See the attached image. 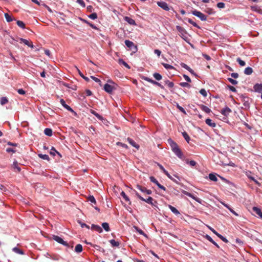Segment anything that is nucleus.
I'll return each mask as SVG.
<instances>
[{"label":"nucleus","mask_w":262,"mask_h":262,"mask_svg":"<svg viewBox=\"0 0 262 262\" xmlns=\"http://www.w3.org/2000/svg\"><path fill=\"white\" fill-rule=\"evenodd\" d=\"M169 144L172 151L175 154V155L179 158L182 159L183 157V153L179 147L178 144L172 140L170 141Z\"/></svg>","instance_id":"1"},{"label":"nucleus","mask_w":262,"mask_h":262,"mask_svg":"<svg viewBox=\"0 0 262 262\" xmlns=\"http://www.w3.org/2000/svg\"><path fill=\"white\" fill-rule=\"evenodd\" d=\"M108 82L112 84L108 83L105 84L104 85V90L107 93L111 94L113 91L116 89L117 84L111 80H108Z\"/></svg>","instance_id":"2"},{"label":"nucleus","mask_w":262,"mask_h":262,"mask_svg":"<svg viewBox=\"0 0 262 262\" xmlns=\"http://www.w3.org/2000/svg\"><path fill=\"white\" fill-rule=\"evenodd\" d=\"M134 191L135 192L136 195L140 200H142L143 201H144V202H146L148 204H151V205L153 204L152 201L154 200V199H152V198H151V196H148L147 199H145L143 198L142 196H141L137 191L134 190Z\"/></svg>","instance_id":"3"},{"label":"nucleus","mask_w":262,"mask_h":262,"mask_svg":"<svg viewBox=\"0 0 262 262\" xmlns=\"http://www.w3.org/2000/svg\"><path fill=\"white\" fill-rule=\"evenodd\" d=\"M125 45L129 48H130L131 50H133L134 52H136L137 51V46L135 45L134 43L129 40H125Z\"/></svg>","instance_id":"4"},{"label":"nucleus","mask_w":262,"mask_h":262,"mask_svg":"<svg viewBox=\"0 0 262 262\" xmlns=\"http://www.w3.org/2000/svg\"><path fill=\"white\" fill-rule=\"evenodd\" d=\"M192 13L194 16L198 17L201 20L205 21L206 20V16L200 11L194 10L192 12Z\"/></svg>","instance_id":"5"},{"label":"nucleus","mask_w":262,"mask_h":262,"mask_svg":"<svg viewBox=\"0 0 262 262\" xmlns=\"http://www.w3.org/2000/svg\"><path fill=\"white\" fill-rule=\"evenodd\" d=\"M142 79L144 80H145V81H148V82H150V83H152L153 84L156 85L160 87L162 89L164 88L163 86L160 83H159V82H157V81H155V80H152V79H150V78H148L147 77L142 76Z\"/></svg>","instance_id":"6"},{"label":"nucleus","mask_w":262,"mask_h":262,"mask_svg":"<svg viewBox=\"0 0 262 262\" xmlns=\"http://www.w3.org/2000/svg\"><path fill=\"white\" fill-rule=\"evenodd\" d=\"M53 238L58 243H60L65 246L69 247V244L67 242L64 241L60 237L57 235H53Z\"/></svg>","instance_id":"7"},{"label":"nucleus","mask_w":262,"mask_h":262,"mask_svg":"<svg viewBox=\"0 0 262 262\" xmlns=\"http://www.w3.org/2000/svg\"><path fill=\"white\" fill-rule=\"evenodd\" d=\"M157 5L159 7H160V8H161L162 9H163V10H164L165 11H169L170 9L168 6V4L165 2H163V1L158 2Z\"/></svg>","instance_id":"8"},{"label":"nucleus","mask_w":262,"mask_h":262,"mask_svg":"<svg viewBox=\"0 0 262 262\" xmlns=\"http://www.w3.org/2000/svg\"><path fill=\"white\" fill-rule=\"evenodd\" d=\"M60 103L61 104V105L66 108L67 109V110H68L69 111L73 113L74 115H76L77 114L75 112H74L73 111V110L70 106H69L68 105H67L66 103V102L63 99H61L60 100Z\"/></svg>","instance_id":"9"},{"label":"nucleus","mask_w":262,"mask_h":262,"mask_svg":"<svg viewBox=\"0 0 262 262\" xmlns=\"http://www.w3.org/2000/svg\"><path fill=\"white\" fill-rule=\"evenodd\" d=\"M149 179H150V181L152 182V183L156 184L159 188H160L164 191L166 190V188L164 186H163V185H161L154 177L151 176L149 178Z\"/></svg>","instance_id":"10"},{"label":"nucleus","mask_w":262,"mask_h":262,"mask_svg":"<svg viewBox=\"0 0 262 262\" xmlns=\"http://www.w3.org/2000/svg\"><path fill=\"white\" fill-rule=\"evenodd\" d=\"M210 230L216 235L221 240H222L223 242H224L226 243H228V240L219 233H217L214 229H213L211 227H209Z\"/></svg>","instance_id":"11"},{"label":"nucleus","mask_w":262,"mask_h":262,"mask_svg":"<svg viewBox=\"0 0 262 262\" xmlns=\"http://www.w3.org/2000/svg\"><path fill=\"white\" fill-rule=\"evenodd\" d=\"M253 89L255 92L262 94V83H256L253 86Z\"/></svg>","instance_id":"12"},{"label":"nucleus","mask_w":262,"mask_h":262,"mask_svg":"<svg viewBox=\"0 0 262 262\" xmlns=\"http://www.w3.org/2000/svg\"><path fill=\"white\" fill-rule=\"evenodd\" d=\"M12 168L15 172H19L21 171V168L18 165V163L16 161H14L12 165Z\"/></svg>","instance_id":"13"},{"label":"nucleus","mask_w":262,"mask_h":262,"mask_svg":"<svg viewBox=\"0 0 262 262\" xmlns=\"http://www.w3.org/2000/svg\"><path fill=\"white\" fill-rule=\"evenodd\" d=\"M20 40L21 42L24 43V44L28 46V47H29L31 48H34V46L31 41L28 40L26 39L22 38H20Z\"/></svg>","instance_id":"14"},{"label":"nucleus","mask_w":262,"mask_h":262,"mask_svg":"<svg viewBox=\"0 0 262 262\" xmlns=\"http://www.w3.org/2000/svg\"><path fill=\"white\" fill-rule=\"evenodd\" d=\"M252 210L255 214L262 219V212L260 208L256 207H253L252 208Z\"/></svg>","instance_id":"15"},{"label":"nucleus","mask_w":262,"mask_h":262,"mask_svg":"<svg viewBox=\"0 0 262 262\" xmlns=\"http://www.w3.org/2000/svg\"><path fill=\"white\" fill-rule=\"evenodd\" d=\"M231 112V109L228 107H226L224 109L222 110L221 113L222 114L225 116H227L229 113Z\"/></svg>","instance_id":"16"},{"label":"nucleus","mask_w":262,"mask_h":262,"mask_svg":"<svg viewBox=\"0 0 262 262\" xmlns=\"http://www.w3.org/2000/svg\"><path fill=\"white\" fill-rule=\"evenodd\" d=\"M205 123L210 127H215L216 126V123L213 122L212 120L209 118L206 119Z\"/></svg>","instance_id":"17"},{"label":"nucleus","mask_w":262,"mask_h":262,"mask_svg":"<svg viewBox=\"0 0 262 262\" xmlns=\"http://www.w3.org/2000/svg\"><path fill=\"white\" fill-rule=\"evenodd\" d=\"M127 141L129 142V143L132 145L133 146L136 148L137 149L139 148V145L137 144L133 139H132L130 138H128L127 139Z\"/></svg>","instance_id":"18"},{"label":"nucleus","mask_w":262,"mask_h":262,"mask_svg":"<svg viewBox=\"0 0 262 262\" xmlns=\"http://www.w3.org/2000/svg\"><path fill=\"white\" fill-rule=\"evenodd\" d=\"M249 173L250 172H246V174L248 177V178L251 180L253 181L258 186H260V183L258 182L253 177L250 176Z\"/></svg>","instance_id":"19"},{"label":"nucleus","mask_w":262,"mask_h":262,"mask_svg":"<svg viewBox=\"0 0 262 262\" xmlns=\"http://www.w3.org/2000/svg\"><path fill=\"white\" fill-rule=\"evenodd\" d=\"M124 20L130 25H136L135 20H134L133 19H132L130 17H129L128 16H125L124 17Z\"/></svg>","instance_id":"20"},{"label":"nucleus","mask_w":262,"mask_h":262,"mask_svg":"<svg viewBox=\"0 0 262 262\" xmlns=\"http://www.w3.org/2000/svg\"><path fill=\"white\" fill-rule=\"evenodd\" d=\"M251 9L252 11L257 12L258 13L262 14V9L258 6H251Z\"/></svg>","instance_id":"21"},{"label":"nucleus","mask_w":262,"mask_h":262,"mask_svg":"<svg viewBox=\"0 0 262 262\" xmlns=\"http://www.w3.org/2000/svg\"><path fill=\"white\" fill-rule=\"evenodd\" d=\"M91 228L92 230H95V231L98 232L99 233H101L102 232V229L99 225L93 224L92 225Z\"/></svg>","instance_id":"22"},{"label":"nucleus","mask_w":262,"mask_h":262,"mask_svg":"<svg viewBox=\"0 0 262 262\" xmlns=\"http://www.w3.org/2000/svg\"><path fill=\"white\" fill-rule=\"evenodd\" d=\"M168 208L170 209V210L174 213L176 215H180V212L178 210V209H177L175 207H174L173 206L170 205H168Z\"/></svg>","instance_id":"23"},{"label":"nucleus","mask_w":262,"mask_h":262,"mask_svg":"<svg viewBox=\"0 0 262 262\" xmlns=\"http://www.w3.org/2000/svg\"><path fill=\"white\" fill-rule=\"evenodd\" d=\"M120 194L125 201L128 202V204L129 205L131 204V202L130 201L129 198L126 195V194L124 191H122Z\"/></svg>","instance_id":"24"},{"label":"nucleus","mask_w":262,"mask_h":262,"mask_svg":"<svg viewBox=\"0 0 262 262\" xmlns=\"http://www.w3.org/2000/svg\"><path fill=\"white\" fill-rule=\"evenodd\" d=\"M253 69L251 67H247L244 70V74L250 75L253 73Z\"/></svg>","instance_id":"25"},{"label":"nucleus","mask_w":262,"mask_h":262,"mask_svg":"<svg viewBox=\"0 0 262 262\" xmlns=\"http://www.w3.org/2000/svg\"><path fill=\"white\" fill-rule=\"evenodd\" d=\"M118 63L120 64H123L124 67H125L126 68H127L128 69H130V67L125 61H124L122 59H119L118 60Z\"/></svg>","instance_id":"26"},{"label":"nucleus","mask_w":262,"mask_h":262,"mask_svg":"<svg viewBox=\"0 0 262 262\" xmlns=\"http://www.w3.org/2000/svg\"><path fill=\"white\" fill-rule=\"evenodd\" d=\"M90 112L92 114L95 116L99 120H102L103 119V117L99 114H98L96 111L93 110H91Z\"/></svg>","instance_id":"27"},{"label":"nucleus","mask_w":262,"mask_h":262,"mask_svg":"<svg viewBox=\"0 0 262 262\" xmlns=\"http://www.w3.org/2000/svg\"><path fill=\"white\" fill-rule=\"evenodd\" d=\"M82 251V246L81 244H77L75 248V251L77 253H80Z\"/></svg>","instance_id":"28"},{"label":"nucleus","mask_w":262,"mask_h":262,"mask_svg":"<svg viewBox=\"0 0 262 262\" xmlns=\"http://www.w3.org/2000/svg\"><path fill=\"white\" fill-rule=\"evenodd\" d=\"M56 153L60 157H61L60 154L57 151H56V150L54 147H52L50 152V155H52L53 156H55Z\"/></svg>","instance_id":"29"},{"label":"nucleus","mask_w":262,"mask_h":262,"mask_svg":"<svg viewBox=\"0 0 262 262\" xmlns=\"http://www.w3.org/2000/svg\"><path fill=\"white\" fill-rule=\"evenodd\" d=\"M177 28V30L182 35H184L185 33H186V32H185V29L181 27V26H177L176 27Z\"/></svg>","instance_id":"30"},{"label":"nucleus","mask_w":262,"mask_h":262,"mask_svg":"<svg viewBox=\"0 0 262 262\" xmlns=\"http://www.w3.org/2000/svg\"><path fill=\"white\" fill-rule=\"evenodd\" d=\"M206 238L211 243H212L214 245H215L216 247L217 248H220L219 246L218 245V244L215 243L213 239L212 238L208 235H206Z\"/></svg>","instance_id":"31"},{"label":"nucleus","mask_w":262,"mask_h":262,"mask_svg":"<svg viewBox=\"0 0 262 262\" xmlns=\"http://www.w3.org/2000/svg\"><path fill=\"white\" fill-rule=\"evenodd\" d=\"M44 133L47 136H51L52 135V130L51 128H46L44 130Z\"/></svg>","instance_id":"32"},{"label":"nucleus","mask_w":262,"mask_h":262,"mask_svg":"<svg viewBox=\"0 0 262 262\" xmlns=\"http://www.w3.org/2000/svg\"><path fill=\"white\" fill-rule=\"evenodd\" d=\"M201 108L202 111L207 113H209L211 112V110L208 107L204 105H202L201 106Z\"/></svg>","instance_id":"33"},{"label":"nucleus","mask_w":262,"mask_h":262,"mask_svg":"<svg viewBox=\"0 0 262 262\" xmlns=\"http://www.w3.org/2000/svg\"><path fill=\"white\" fill-rule=\"evenodd\" d=\"M76 70L78 72L79 75L82 78H83L85 81H89V78L87 77H85L82 73L76 67Z\"/></svg>","instance_id":"34"},{"label":"nucleus","mask_w":262,"mask_h":262,"mask_svg":"<svg viewBox=\"0 0 262 262\" xmlns=\"http://www.w3.org/2000/svg\"><path fill=\"white\" fill-rule=\"evenodd\" d=\"M209 178L210 180L213 181L214 182H216L217 181V178L216 175L213 173H210L209 174Z\"/></svg>","instance_id":"35"},{"label":"nucleus","mask_w":262,"mask_h":262,"mask_svg":"<svg viewBox=\"0 0 262 262\" xmlns=\"http://www.w3.org/2000/svg\"><path fill=\"white\" fill-rule=\"evenodd\" d=\"M1 104L3 105L8 102V100L7 97H3L1 98Z\"/></svg>","instance_id":"36"},{"label":"nucleus","mask_w":262,"mask_h":262,"mask_svg":"<svg viewBox=\"0 0 262 262\" xmlns=\"http://www.w3.org/2000/svg\"><path fill=\"white\" fill-rule=\"evenodd\" d=\"M110 243L113 247H118L120 245V243L118 242H117L114 239L110 240Z\"/></svg>","instance_id":"37"},{"label":"nucleus","mask_w":262,"mask_h":262,"mask_svg":"<svg viewBox=\"0 0 262 262\" xmlns=\"http://www.w3.org/2000/svg\"><path fill=\"white\" fill-rule=\"evenodd\" d=\"M162 64L163 66V67L165 69H166L167 70H173V69H174V68L172 66H171V65L168 64L167 63H162Z\"/></svg>","instance_id":"38"},{"label":"nucleus","mask_w":262,"mask_h":262,"mask_svg":"<svg viewBox=\"0 0 262 262\" xmlns=\"http://www.w3.org/2000/svg\"><path fill=\"white\" fill-rule=\"evenodd\" d=\"M13 251L16 253L23 255L24 254L23 251L17 247L13 248Z\"/></svg>","instance_id":"39"},{"label":"nucleus","mask_w":262,"mask_h":262,"mask_svg":"<svg viewBox=\"0 0 262 262\" xmlns=\"http://www.w3.org/2000/svg\"><path fill=\"white\" fill-rule=\"evenodd\" d=\"M102 226L103 228V229L107 232L110 231V227L109 225L107 223H103L102 224Z\"/></svg>","instance_id":"40"},{"label":"nucleus","mask_w":262,"mask_h":262,"mask_svg":"<svg viewBox=\"0 0 262 262\" xmlns=\"http://www.w3.org/2000/svg\"><path fill=\"white\" fill-rule=\"evenodd\" d=\"M182 135H183V137L186 140V141L188 143H189V142L190 140V138L189 135L187 134V133L186 132H184L182 133Z\"/></svg>","instance_id":"41"},{"label":"nucleus","mask_w":262,"mask_h":262,"mask_svg":"<svg viewBox=\"0 0 262 262\" xmlns=\"http://www.w3.org/2000/svg\"><path fill=\"white\" fill-rule=\"evenodd\" d=\"M38 157L43 160H46L48 161L50 160V158L47 155H42V154H38Z\"/></svg>","instance_id":"42"},{"label":"nucleus","mask_w":262,"mask_h":262,"mask_svg":"<svg viewBox=\"0 0 262 262\" xmlns=\"http://www.w3.org/2000/svg\"><path fill=\"white\" fill-rule=\"evenodd\" d=\"M5 17L6 20L8 22H11L13 20V18H12V16L8 13L5 14Z\"/></svg>","instance_id":"43"},{"label":"nucleus","mask_w":262,"mask_h":262,"mask_svg":"<svg viewBox=\"0 0 262 262\" xmlns=\"http://www.w3.org/2000/svg\"><path fill=\"white\" fill-rule=\"evenodd\" d=\"M153 76L154 78L157 80H160L162 78V76L158 73H155L153 74Z\"/></svg>","instance_id":"44"},{"label":"nucleus","mask_w":262,"mask_h":262,"mask_svg":"<svg viewBox=\"0 0 262 262\" xmlns=\"http://www.w3.org/2000/svg\"><path fill=\"white\" fill-rule=\"evenodd\" d=\"M17 25L20 28L24 29L25 28V24L21 20H17L16 22Z\"/></svg>","instance_id":"45"},{"label":"nucleus","mask_w":262,"mask_h":262,"mask_svg":"<svg viewBox=\"0 0 262 262\" xmlns=\"http://www.w3.org/2000/svg\"><path fill=\"white\" fill-rule=\"evenodd\" d=\"M88 201L95 204H96V201L95 198L93 195H90L88 197Z\"/></svg>","instance_id":"46"},{"label":"nucleus","mask_w":262,"mask_h":262,"mask_svg":"<svg viewBox=\"0 0 262 262\" xmlns=\"http://www.w3.org/2000/svg\"><path fill=\"white\" fill-rule=\"evenodd\" d=\"M137 188L139 190H140L141 192H142L143 193H145V191L146 189V188L145 187H143L139 185H137Z\"/></svg>","instance_id":"47"},{"label":"nucleus","mask_w":262,"mask_h":262,"mask_svg":"<svg viewBox=\"0 0 262 262\" xmlns=\"http://www.w3.org/2000/svg\"><path fill=\"white\" fill-rule=\"evenodd\" d=\"M236 61L238 62V63L239 64V65L242 67L245 66L246 64V63L244 61L242 60L240 58H237L236 59Z\"/></svg>","instance_id":"48"},{"label":"nucleus","mask_w":262,"mask_h":262,"mask_svg":"<svg viewBox=\"0 0 262 262\" xmlns=\"http://www.w3.org/2000/svg\"><path fill=\"white\" fill-rule=\"evenodd\" d=\"M188 23H189L190 24L192 25L193 26H194L198 28H200V27L194 21H193L191 19L189 18L188 19Z\"/></svg>","instance_id":"49"},{"label":"nucleus","mask_w":262,"mask_h":262,"mask_svg":"<svg viewBox=\"0 0 262 262\" xmlns=\"http://www.w3.org/2000/svg\"><path fill=\"white\" fill-rule=\"evenodd\" d=\"M177 107L179 110L180 111L182 112L183 114H184L185 115L186 114V112L185 111V110L182 106L179 105V104H178V103L177 104Z\"/></svg>","instance_id":"50"},{"label":"nucleus","mask_w":262,"mask_h":262,"mask_svg":"<svg viewBox=\"0 0 262 262\" xmlns=\"http://www.w3.org/2000/svg\"><path fill=\"white\" fill-rule=\"evenodd\" d=\"M228 81H229L231 83H232V84H233V85H236V84H237V83H238V82H237L236 80H234V79H232V78H228Z\"/></svg>","instance_id":"51"},{"label":"nucleus","mask_w":262,"mask_h":262,"mask_svg":"<svg viewBox=\"0 0 262 262\" xmlns=\"http://www.w3.org/2000/svg\"><path fill=\"white\" fill-rule=\"evenodd\" d=\"M190 197H191V198H192L193 199H194L195 201H196V202H198V203H199L201 204V203H202V200H201L200 199H199V198H197V197H196V196H194L192 194H191V196H190Z\"/></svg>","instance_id":"52"},{"label":"nucleus","mask_w":262,"mask_h":262,"mask_svg":"<svg viewBox=\"0 0 262 262\" xmlns=\"http://www.w3.org/2000/svg\"><path fill=\"white\" fill-rule=\"evenodd\" d=\"M135 228H136V230L137 231V232H138L139 234H141V235H144V236H146V234L144 232V231H142L141 229H140L138 228V227H135Z\"/></svg>","instance_id":"53"},{"label":"nucleus","mask_w":262,"mask_h":262,"mask_svg":"<svg viewBox=\"0 0 262 262\" xmlns=\"http://www.w3.org/2000/svg\"><path fill=\"white\" fill-rule=\"evenodd\" d=\"M89 18L92 19H95L97 18V14L96 13H93L89 16Z\"/></svg>","instance_id":"54"},{"label":"nucleus","mask_w":262,"mask_h":262,"mask_svg":"<svg viewBox=\"0 0 262 262\" xmlns=\"http://www.w3.org/2000/svg\"><path fill=\"white\" fill-rule=\"evenodd\" d=\"M91 78L93 80H94L96 82H97V83H99L100 85H101V80L98 79V78L97 77H95L94 76H91Z\"/></svg>","instance_id":"55"},{"label":"nucleus","mask_w":262,"mask_h":262,"mask_svg":"<svg viewBox=\"0 0 262 262\" xmlns=\"http://www.w3.org/2000/svg\"><path fill=\"white\" fill-rule=\"evenodd\" d=\"M116 144L117 145H119V146H121V147H122L123 148H128V146L124 144V143H122L121 142H118Z\"/></svg>","instance_id":"56"},{"label":"nucleus","mask_w":262,"mask_h":262,"mask_svg":"<svg viewBox=\"0 0 262 262\" xmlns=\"http://www.w3.org/2000/svg\"><path fill=\"white\" fill-rule=\"evenodd\" d=\"M200 93L203 96H204V97H206L207 96V92H206V90L205 89H201L200 91Z\"/></svg>","instance_id":"57"},{"label":"nucleus","mask_w":262,"mask_h":262,"mask_svg":"<svg viewBox=\"0 0 262 262\" xmlns=\"http://www.w3.org/2000/svg\"><path fill=\"white\" fill-rule=\"evenodd\" d=\"M180 65L182 68L186 69L188 71V70L190 69V67L189 66H188L186 64H185L183 62L181 63Z\"/></svg>","instance_id":"58"},{"label":"nucleus","mask_w":262,"mask_h":262,"mask_svg":"<svg viewBox=\"0 0 262 262\" xmlns=\"http://www.w3.org/2000/svg\"><path fill=\"white\" fill-rule=\"evenodd\" d=\"M180 84L182 87L189 88L190 86V84L187 82H181V83H180Z\"/></svg>","instance_id":"59"},{"label":"nucleus","mask_w":262,"mask_h":262,"mask_svg":"<svg viewBox=\"0 0 262 262\" xmlns=\"http://www.w3.org/2000/svg\"><path fill=\"white\" fill-rule=\"evenodd\" d=\"M166 84L167 85V86L169 87V88H173V86H174V84L172 82H170V81H167L166 82Z\"/></svg>","instance_id":"60"},{"label":"nucleus","mask_w":262,"mask_h":262,"mask_svg":"<svg viewBox=\"0 0 262 262\" xmlns=\"http://www.w3.org/2000/svg\"><path fill=\"white\" fill-rule=\"evenodd\" d=\"M217 6L219 8H224L225 6V5L224 3L220 2V3H217Z\"/></svg>","instance_id":"61"},{"label":"nucleus","mask_w":262,"mask_h":262,"mask_svg":"<svg viewBox=\"0 0 262 262\" xmlns=\"http://www.w3.org/2000/svg\"><path fill=\"white\" fill-rule=\"evenodd\" d=\"M77 2L83 7H84L85 6V3L83 0H77Z\"/></svg>","instance_id":"62"},{"label":"nucleus","mask_w":262,"mask_h":262,"mask_svg":"<svg viewBox=\"0 0 262 262\" xmlns=\"http://www.w3.org/2000/svg\"><path fill=\"white\" fill-rule=\"evenodd\" d=\"M183 77L184 78V79L188 82H191V79L189 78V77L186 75H183Z\"/></svg>","instance_id":"63"},{"label":"nucleus","mask_w":262,"mask_h":262,"mask_svg":"<svg viewBox=\"0 0 262 262\" xmlns=\"http://www.w3.org/2000/svg\"><path fill=\"white\" fill-rule=\"evenodd\" d=\"M17 92L20 95H25L26 94V92L22 89H18Z\"/></svg>","instance_id":"64"}]
</instances>
